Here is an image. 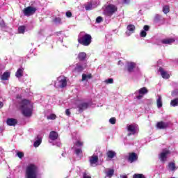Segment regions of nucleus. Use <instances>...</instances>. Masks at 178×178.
<instances>
[{
    "mask_svg": "<svg viewBox=\"0 0 178 178\" xmlns=\"http://www.w3.org/2000/svg\"><path fill=\"white\" fill-rule=\"evenodd\" d=\"M170 154V151L168 149H163L162 152L159 154V158L161 162H166L168 156Z\"/></svg>",
    "mask_w": 178,
    "mask_h": 178,
    "instance_id": "nucleus-5",
    "label": "nucleus"
},
{
    "mask_svg": "<svg viewBox=\"0 0 178 178\" xmlns=\"http://www.w3.org/2000/svg\"><path fill=\"white\" fill-rule=\"evenodd\" d=\"M109 122L111 124H115L116 123V118H111L110 120H109Z\"/></svg>",
    "mask_w": 178,
    "mask_h": 178,
    "instance_id": "nucleus-38",
    "label": "nucleus"
},
{
    "mask_svg": "<svg viewBox=\"0 0 178 178\" xmlns=\"http://www.w3.org/2000/svg\"><path fill=\"white\" fill-rule=\"evenodd\" d=\"M178 95V90H174L172 92V97H176Z\"/></svg>",
    "mask_w": 178,
    "mask_h": 178,
    "instance_id": "nucleus-40",
    "label": "nucleus"
},
{
    "mask_svg": "<svg viewBox=\"0 0 178 178\" xmlns=\"http://www.w3.org/2000/svg\"><path fill=\"white\" fill-rule=\"evenodd\" d=\"M118 10V7L113 4L108 5L104 10V15L112 16Z\"/></svg>",
    "mask_w": 178,
    "mask_h": 178,
    "instance_id": "nucleus-3",
    "label": "nucleus"
},
{
    "mask_svg": "<svg viewBox=\"0 0 178 178\" xmlns=\"http://www.w3.org/2000/svg\"><path fill=\"white\" fill-rule=\"evenodd\" d=\"M91 35L87 34L84 32H81L79 35L78 41L79 44L88 47L91 44Z\"/></svg>",
    "mask_w": 178,
    "mask_h": 178,
    "instance_id": "nucleus-2",
    "label": "nucleus"
},
{
    "mask_svg": "<svg viewBox=\"0 0 178 178\" xmlns=\"http://www.w3.org/2000/svg\"><path fill=\"white\" fill-rule=\"evenodd\" d=\"M24 31H26V26H21L18 28V33H19V34H24Z\"/></svg>",
    "mask_w": 178,
    "mask_h": 178,
    "instance_id": "nucleus-29",
    "label": "nucleus"
},
{
    "mask_svg": "<svg viewBox=\"0 0 178 178\" xmlns=\"http://www.w3.org/2000/svg\"><path fill=\"white\" fill-rule=\"evenodd\" d=\"M65 114L67 115V116H70V110L67 109L65 111Z\"/></svg>",
    "mask_w": 178,
    "mask_h": 178,
    "instance_id": "nucleus-45",
    "label": "nucleus"
},
{
    "mask_svg": "<svg viewBox=\"0 0 178 178\" xmlns=\"http://www.w3.org/2000/svg\"><path fill=\"white\" fill-rule=\"evenodd\" d=\"M96 22H97V23H101V22H102V17H98L96 19Z\"/></svg>",
    "mask_w": 178,
    "mask_h": 178,
    "instance_id": "nucleus-42",
    "label": "nucleus"
},
{
    "mask_svg": "<svg viewBox=\"0 0 178 178\" xmlns=\"http://www.w3.org/2000/svg\"><path fill=\"white\" fill-rule=\"evenodd\" d=\"M47 119L55 120V119H56V115L55 114H51L50 115L47 116Z\"/></svg>",
    "mask_w": 178,
    "mask_h": 178,
    "instance_id": "nucleus-34",
    "label": "nucleus"
},
{
    "mask_svg": "<svg viewBox=\"0 0 178 178\" xmlns=\"http://www.w3.org/2000/svg\"><path fill=\"white\" fill-rule=\"evenodd\" d=\"M159 19H161V15H156L155 16V20H159Z\"/></svg>",
    "mask_w": 178,
    "mask_h": 178,
    "instance_id": "nucleus-48",
    "label": "nucleus"
},
{
    "mask_svg": "<svg viewBox=\"0 0 178 178\" xmlns=\"http://www.w3.org/2000/svg\"><path fill=\"white\" fill-rule=\"evenodd\" d=\"M24 70L23 68H19L15 74L16 77L20 79V77L23 76V72Z\"/></svg>",
    "mask_w": 178,
    "mask_h": 178,
    "instance_id": "nucleus-22",
    "label": "nucleus"
},
{
    "mask_svg": "<svg viewBox=\"0 0 178 178\" xmlns=\"http://www.w3.org/2000/svg\"><path fill=\"white\" fill-rule=\"evenodd\" d=\"M115 173V170H113V169H109L107 172H106V177L108 178H111L112 177V176H113V174Z\"/></svg>",
    "mask_w": 178,
    "mask_h": 178,
    "instance_id": "nucleus-27",
    "label": "nucleus"
},
{
    "mask_svg": "<svg viewBox=\"0 0 178 178\" xmlns=\"http://www.w3.org/2000/svg\"><path fill=\"white\" fill-rule=\"evenodd\" d=\"M61 22H62V19L59 17H56L54 19V23H56V24H60Z\"/></svg>",
    "mask_w": 178,
    "mask_h": 178,
    "instance_id": "nucleus-36",
    "label": "nucleus"
},
{
    "mask_svg": "<svg viewBox=\"0 0 178 178\" xmlns=\"http://www.w3.org/2000/svg\"><path fill=\"white\" fill-rule=\"evenodd\" d=\"M95 1H90L86 6V10H91V9H94V8H97V5L95 4Z\"/></svg>",
    "mask_w": 178,
    "mask_h": 178,
    "instance_id": "nucleus-15",
    "label": "nucleus"
},
{
    "mask_svg": "<svg viewBox=\"0 0 178 178\" xmlns=\"http://www.w3.org/2000/svg\"><path fill=\"white\" fill-rule=\"evenodd\" d=\"M98 162V156H92L90 158V163L91 166H94Z\"/></svg>",
    "mask_w": 178,
    "mask_h": 178,
    "instance_id": "nucleus-18",
    "label": "nucleus"
},
{
    "mask_svg": "<svg viewBox=\"0 0 178 178\" xmlns=\"http://www.w3.org/2000/svg\"><path fill=\"white\" fill-rule=\"evenodd\" d=\"M0 26H1V27H5V22H3V21H1L0 22Z\"/></svg>",
    "mask_w": 178,
    "mask_h": 178,
    "instance_id": "nucleus-46",
    "label": "nucleus"
},
{
    "mask_svg": "<svg viewBox=\"0 0 178 178\" xmlns=\"http://www.w3.org/2000/svg\"><path fill=\"white\" fill-rule=\"evenodd\" d=\"M10 77V72H5L1 76V80H9V78Z\"/></svg>",
    "mask_w": 178,
    "mask_h": 178,
    "instance_id": "nucleus-19",
    "label": "nucleus"
},
{
    "mask_svg": "<svg viewBox=\"0 0 178 178\" xmlns=\"http://www.w3.org/2000/svg\"><path fill=\"white\" fill-rule=\"evenodd\" d=\"M92 75L91 74H88V75L86 74H82V81H85V80H87L88 79H91Z\"/></svg>",
    "mask_w": 178,
    "mask_h": 178,
    "instance_id": "nucleus-28",
    "label": "nucleus"
},
{
    "mask_svg": "<svg viewBox=\"0 0 178 178\" xmlns=\"http://www.w3.org/2000/svg\"><path fill=\"white\" fill-rule=\"evenodd\" d=\"M2 106H3V103H2V102H0V108H2Z\"/></svg>",
    "mask_w": 178,
    "mask_h": 178,
    "instance_id": "nucleus-50",
    "label": "nucleus"
},
{
    "mask_svg": "<svg viewBox=\"0 0 178 178\" xmlns=\"http://www.w3.org/2000/svg\"><path fill=\"white\" fill-rule=\"evenodd\" d=\"M56 145H57V147H60V142H58Z\"/></svg>",
    "mask_w": 178,
    "mask_h": 178,
    "instance_id": "nucleus-51",
    "label": "nucleus"
},
{
    "mask_svg": "<svg viewBox=\"0 0 178 178\" xmlns=\"http://www.w3.org/2000/svg\"><path fill=\"white\" fill-rule=\"evenodd\" d=\"M157 97H158L156 100L157 107L162 108V97L161 95H158Z\"/></svg>",
    "mask_w": 178,
    "mask_h": 178,
    "instance_id": "nucleus-26",
    "label": "nucleus"
},
{
    "mask_svg": "<svg viewBox=\"0 0 178 178\" xmlns=\"http://www.w3.org/2000/svg\"><path fill=\"white\" fill-rule=\"evenodd\" d=\"M171 106H178V98L174 99L170 102Z\"/></svg>",
    "mask_w": 178,
    "mask_h": 178,
    "instance_id": "nucleus-30",
    "label": "nucleus"
},
{
    "mask_svg": "<svg viewBox=\"0 0 178 178\" xmlns=\"http://www.w3.org/2000/svg\"><path fill=\"white\" fill-rule=\"evenodd\" d=\"M17 155L18 158H20V159H22V158H23L24 156V154L22 152H18L17 153Z\"/></svg>",
    "mask_w": 178,
    "mask_h": 178,
    "instance_id": "nucleus-37",
    "label": "nucleus"
},
{
    "mask_svg": "<svg viewBox=\"0 0 178 178\" xmlns=\"http://www.w3.org/2000/svg\"><path fill=\"white\" fill-rule=\"evenodd\" d=\"M174 42H175V39L173 38L164 39V40H162L161 41L162 44H165L168 45H170V44H173Z\"/></svg>",
    "mask_w": 178,
    "mask_h": 178,
    "instance_id": "nucleus-20",
    "label": "nucleus"
},
{
    "mask_svg": "<svg viewBox=\"0 0 178 178\" xmlns=\"http://www.w3.org/2000/svg\"><path fill=\"white\" fill-rule=\"evenodd\" d=\"M121 177L122 178H127V175H122Z\"/></svg>",
    "mask_w": 178,
    "mask_h": 178,
    "instance_id": "nucleus-52",
    "label": "nucleus"
},
{
    "mask_svg": "<svg viewBox=\"0 0 178 178\" xmlns=\"http://www.w3.org/2000/svg\"><path fill=\"white\" fill-rule=\"evenodd\" d=\"M127 66H128V67H127L128 72H133V69H134V67H136V63H128Z\"/></svg>",
    "mask_w": 178,
    "mask_h": 178,
    "instance_id": "nucleus-24",
    "label": "nucleus"
},
{
    "mask_svg": "<svg viewBox=\"0 0 178 178\" xmlns=\"http://www.w3.org/2000/svg\"><path fill=\"white\" fill-rule=\"evenodd\" d=\"M58 81L59 83V87L63 88V87H66L67 86V81H66V77L65 76H60L58 79Z\"/></svg>",
    "mask_w": 178,
    "mask_h": 178,
    "instance_id": "nucleus-10",
    "label": "nucleus"
},
{
    "mask_svg": "<svg viewBox=\"0 0 178 178\" xmlns=\"http://www.w3.org/2000/svg\"><path fill=\"white\" fill-rule=\"evenodd\" d=\"M76 104H78L77 108L79 112H83L84 109H87L88 107V103L83 102L81 101H77Z\"/></svg>",
    "mask_w": 178,
    "mask_h": 178,
    "instance_id": "nucleus-9",
    "label": "nucleus"
},
{
    "mask_svg": "<svg viewBox=\"0 0 178 178\" xmlns=\"http://www.w3.org/2000/svg\"><path fill=\"white\" fill-rule=\"evenodd\" d=\"M127 127L128 131L130 133L128 134V136H130V134H136V133H138V125H137V124H129Z\"/></svg>",
    "mask_w": 178,
    "mask_h": 178,
    "instance_id": "nucleus-7",
    "label": "nucleus"
},
{
    "mask_svg": "<svg viewBox=\"0 0 178 178\" xmlns=\"http://www.w3.org/2000/svg\"><path fill=\"white\" fill-rule=\"evenodd\" d=\"M156 127L161 130L168 129V127H169V124L168 122H157Z\"/></svg>",
    "mask_w": 178,
    "mask_h": 178,
    "instance_id": "nucleus-11",
    "label": "nucleus"
},
{
    "mask_svg": "<svg viewBox=\"0 0 178 178\" xmlns=\"http://www.w3.org/2000/svg\"><path fill=\"white\" fill-rule=\"evenodd\" d=\"M66 16H67V17H72V12L67 11L66 12Z\"/></svg>",
    "mask_w": 178,
    "mask_h": 178,
    "instance_id": "nucleus-43",
    "label": "nucleus"
},
{
    "mask_svg": "<svg viewBox=\"0 0 178 178\" xmlns=\"http://www.w3.org/2000/svg\"><path fill=\"white\" fill-rule=\"evenodd\" d=\"M134 30H136V26L134 25H129L127 26V31L126 32V35L129 37L134 33Z\"/></svg>",
    "mask_w": 178,
    "mask_h": 178,
    "instance_id": "nucleus-12",
    "label": "nucleus"
},
{
    "mask_svg": "<svg viewBox=\"0 0 178 178\" xmlns=\"http://www.w3.org/2000/svg\"><path fill=\"white\" fill-rule=\"evenodd\" d=\"M81 147H83V143L80 140H77L76 143H75V145L73 147V149H74L75 151V154L76 155H81V154H83V151H81Z\"/></svg>",
    "mask_w": 178,
    "mask_h": 178,
    "instance_id": "nucleus-6",
    "label": "nucleus"
},
{
    "mask_svg": "<svg viewBox=\"0 0 178 178\" xmlns=\"http://www.w3.org/2000/svg\"><path fill=\"white\" fill-rule=\"evenodd\" d=\"M6 122L8 126H16V124H17V120L14 118H8Z\"/></svg>",
    "mask_w": 178,
    "mask_h": 178,
    "instance_id": "nucleus-16",
    "label": "nucleus"
},
{
    "mask_svg": "<svg viewBox=\"0 0 178 178\" xmlns=\"http://www.w3.org/2000/svg\"><path fill=\"white\" fill-rule=\"evenodd\" d=\"M163 13H169L170 12V9H169V7L168 6H165L163 8Z\"/></svg>",
    "mask_w": 178,
    "mask_h": 178,
    "instance_id": "nucleus-33",
    "label": "nucleus"
},
{
    "mask_svg": "<svg viewBox=\"0 0 178 178\" xmlns=\"http://www.w3.org/2000/svg\"><path fill=\"white\" fill-rule=\"evenodd\" d=\"M41 138H38L36 141H35L33 145L34 147H37L40 146V144H41Z\"/></svg>",
    "mask_w": 178,
    "mask_h": 178,
    "instance_id": "nucleus-32",
    "label": "nucleus"
},
{
    "mask_svg": "<svg viewBox=\"0 0 178 178\" xmlns=\"http://www.w3.org/2000/svg\"><path fill=\"white\" fill-rule=\"evenodd\" d=\"M22 115L26 118H30L33 115V104L29 100H22L21 104Z\"/></svg>",
    "mask_w": 178,
    "mask_h": 178,
    "instance_id": "nucleus-1",
    "label": "nucleus"
},
{
    "mask_svg": "<svg viewBox=\"0 0 178 178\" xmlns=\"http://www.w3.org/2000/svg\"><path fill=\"white\" fill-rule=\"evenodd\" d=\"M83 178H91V177L90 175H87L86 173H84Z\"/></svg>",
    "mask_w": 178,
    "mask_h": 178,
    "instance_id": "nucleus-47",
    "label": "nucleus"
},
{
    "mask_svg": "<svg viewBox=\"0 0 178 178\" xmlns=\"http://www.w3.org/2000/svg\"><path fill=\"white\" fill-rule=\"evenodd\" d=\"M146 35H147V32L145 31H142L140 32V36L141 37H146Z\"/></svg>",
    "mask_w": 178,
    "mask_h": 178,
    "instance_id": "nucleus-41",
    "label": "nucleus"
},
{
    "mask_svg": "<svg viewBox=\"0 0 178 178\" xmlns=\"http://www.w3.org/2000/svg\"><path fill=\"white\" fill-rule=\"evenodd\" d=\"M133 178H145L143 174H135Z\"/></svg>",
    "mask_w": 178,
    "mask_h": 178,
    "instance_id": "nucleus-35",
    "label": "nucleus"
},
{
    "mask_svg": "<svg viewBox=\"0 0 178 178\" xmlns=\"http://www.w3.org/2000/svg\"><path fill=\"white\" fill-rule=\"evenodd\" d=\"M145 31H148L149 30V26L148 25H146L143 27Z\"/></svg>",
    "mask_w": 178,
    "mask_h": 178,
    "instance_id": "nucleus-44",
    "label": "nucleus"
},
{
    "mask_svg": "<svg viewBox=\"0 0 178 178\" xmlns=\"http://www.w3.org/2000/svg\"><path fill=\"white\" fill-rule=\"evenodd\" d=\"M49 138L50 140H56V138H58V133L55 132V131H51L49 134Z\"/></svg>",
    "mask_w": 178,
    "mask_h": 178,
    "instance_id": "nucleus-25",
    "label": "nucleus"
},
{
    "mask_svg": "<svg viewBox=\"0 0 178 178\" xmlns=\"http://www.w3.org/2000/svg\"><path fill=\"white\" fill-rule=\"evenodd\" d=\"M159 72H160L163 79H169V77H170V74H169V73H168V72H165V70H163V68L160 67Z\"/></svg>",
    "mask_w": 178,
    "mask_h": 178,
    "instance_id": "nucleus-14",
    "label": "nucleus"
},
{
    "mask_svg": "<svg viewBox=\"0 0 178 178\" xmlns=\"http://www.w3.org/2000/svg\"><path fill=\"white\" fill-rule=\"evenodd\" d=\"M137 154H136V153H130L128 159L131 163H133L134 161H137Z\"/></svg>",
    "mask_w": 178,
    "mask_h": 178,
    "instance_id": "nucleus-17",
    "label": "nucleus"
},
{
    "mask_svg": "<svg viewBox=\"0 0 178 178\" xmlns=\"http://www.w3.org/2000/svg\"><path fill=\"white\" fill-rule=\"evenodd\" d=\"M105 83H106V84H112L113 83V79H108L105 81Z\"/></svg>",
    "mask_w": 178,
    "mask_h": 178,
    "instance_id": "nucleus-39",
    "label": "nucleus"
},
{
    "mask_svg": "<svg viewBox=\"0 0 178 178\" xmlns=\"http://www.w3.org/2000/svg\"><path fill=\"white\" fill-rule=\"evenodd\" d=\"M37 10V8L29 6L24 9L23 13L24 16H31L32 15H34L35 13V11Z\"/></svg>",
    "mask_w": 178,
    "mask_h": 178,
    "instance_id": "nucleus-8",
    "label": "nucleus"
},
{
    "mask_svg": "<svg viewBox=\"0 0 178 178\" xmlns=\"http://www.w3.org/2000/svg\"><path fill=\"white\" fill-rule=\"evenodd\" d=\"M87 67V64H81V63H78L76 64V67H75V70L76 72H83L84 69Z\"/></svg>",
    "mask_w": 178,
    "mask_h": 178,
    "instance_id": "nucleus-13",
    "label": "nucleus"
},
{
    "mask_svg": "<svg viewBox=\"0 0 178 178\" xmlns=\"http://www.w3.org/2000/svg\"><path fill=\"white\" fill-rule=\"evenodd\" d=\"M145 94H148V90L145 87L141 88L135 92L137 99H141Z\"/></svg>",
    "mask_w": 178,
    "mask_h": 178,
    "instance_id": "nucleus-4",
    "label": "nucleus"
},
{
    "mask_svg": "<svg viewBox=\"0 0 178 178\" xmlns=\"http://www.w3.org/2000/svg\"><path fill=\"white\" fill-rule=\"evenodd\" d=\"M168 168H169L170 170H175L176 164H175V163H170L168 164Z\"/></svg>",
    "mask_w": 178,
    "mask_h": 178,
    "instance_id": "nucleus-31",
    "label": "nucleus"
},
{
    "mask_svg": "<svg viewBox=\"0 0 178 178\" xmlns=\"http://www.w3.org/2000/svg\"><path fill=\"white\" fill-rule=\"evenodd\" d=\"M130 0H123L122 3H129Z\"/></svg>",
    "mask_w": 178,
    "mask_h": 178,
    "instance_id": "nucleus-49",
    "label": "nucleus"
},
{
    "mask_svg": "<svg viewBox=\"0 0 178 178\" xmlns=\"http://www.w3.org/2000/svg\"><path fill=\"white\" fill-rule=\"evenodd\" d=\"M87 58V54L86 52H81L78 54V59L79 60H86V58Z\"/></svg>",
    "mask_w": 178,
    "mask_h": 178,
    "instance_id": "nucleus-21",
    "label": "nucleus"
},
{
    "mask_svg": "<svg viewBox=\"0 0 178 178\" xmlns=\"http://www.w3.org/2000/svg\"><path fill=\"white\" fill-rule=\"evenodd\" d=\"M108 158H109V159H112L113 158H115V156H116V152L112 151V150H109L107 152L106 154Z\"/></svg>",
    "mask_w": 178,
    "mask_h": 178,
    "instance_id": "nucleus-23",
    "label": "nucleus"
}]
</instances>
